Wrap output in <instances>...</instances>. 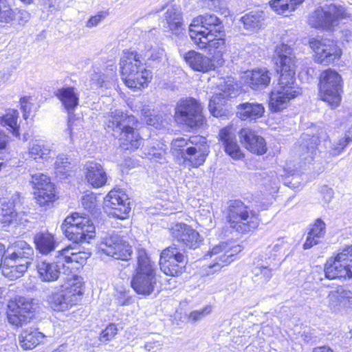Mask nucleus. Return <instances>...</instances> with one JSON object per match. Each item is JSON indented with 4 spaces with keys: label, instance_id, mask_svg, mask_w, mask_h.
Wrapping results in <instances>:
<instances>
[{
    "label": "nucleus",
    "instance_id": "obj_1",
    "mask_svg": "<svg viewBox=\"0 0 352 352\" xmlns=\"http://www.w3.org/2000/svg\"><path fill=\"white\" fill-rule=\"evenodd\" d=\"M294 58L292 49L287 45L282 43L276 47L274 61L280 76L270 98L269 107L273 112L281 111L291 99L301 94L294 80Z\"/></svg>",
    "mask_w": 352,
    "mask_h": 352
},
{
    "label": "nucleus",
    "instance_id": "obj_2",
    "mask_svg": "<svg viewBox=\"0 0 352 352\" xmlns=\"http://www.w3.org/2000/svg\"><path fill=\"white\" fill-rule=\"evenodd\" d=\"M143 60L144 58L135 51L126 50L120 58L121 75L129 88L140 89L146 87L151 80V72L146 69Z\"/></svg>",
    "mask_w": 352,
    "mask_h": 352
},
{
    "label": "nucleus",
    "instance_id": "obj_3",
    "mask_svg": "<svg viewBox=\"0 0 352 352\" xmlns=\"http://www.w3.org/2000/svg\"><path fill=\"white\" fill-rule=\"evenodd\" d=\"M226 221L231 229L240 234L254 230L260 223L258 214L240 200H232L228 203Z\"/></svg>",
    "mask_w": 352,
    "mask_h": 352
},
{
    "label": "nucleus",
    "instance_id": "obj_4",
    "mask_svg": "<svg viewBox=\"0 0 352 352\" xmlns=\"http://www.w3.org/2000/svg\"><path fill=\"white\" fill-rule=\"evenodd\" d=\"M137 259L138 263L131 280V287L137 294L148 296L154 291L157 284L155 263L151 261L143 248L138 249Z\"/></svg>",
    "mask_w": 352,
    "mask_h": 352
},
{
    "label": "nucleus",
    "instance_id": "obj_5",
    "mask_svg": "<svg viewBox=\"0 0 352 352\" xmlns=\"http://www.w3.org/2000/svg\"><path fill=\"white\" fill-rule=\"evenodd\" d=\"M83 287L82 278L75 277L48 296L49 305L56 311H65L70 309L80 300L84 292Z\"/></svg>",
    "mask_w": 352,
    "mask_h": 352
},
{
    "label": "nucleus",
    "instance_id": "obj_6",
    "mask_svg": "<svg viewBox=\"0 0 352 352\" xmlns=\"http://www.w3.org/2000/svg\"><path fill=\"white\" fill-rule=\"evenodd\" d=\"M65 236L74 243H82L95 236V226L91 220L85 214L74 212L65 218L61 225Z\"/></svg>",
    "mask_w": 352,
    "mask_h": 352
},
{
    "label": "nucleus",
    "instance_id": "obj_7",
    "mask_svg": "<svg viewBox=\"0 0 352 352\" xmlns=\"http://www.w3.org/2000/svg\"><path fill=\"white\" fill-rule=\"evenodd\" d=\"M203 106L201 103L192 98L180 100L175 107V121L190 129H198L206 124V119L203 116Z\"/></svg>",
    "mask_w": 352,
    "mask_h": 352
},
{
    "label": "nucleus",
    "instance_id": "obj_8",
    "mask_svg": "<svg viewBox=\"0 0 352 352\" xmlns=\"http://www.w3.org/2000/svg\"><path fill=\"white\" fill-rule=\"evenodd\" d=\"M190 38L200 49L208 50L216 65H223L225 40L221 37V34L214 33L213 30L200 32L196 30L190 32Z\"/></svg>",
    "mask_w": 352,
    "mask_h": 352
},
{
    "label": "nucleus",
    "instance_id": "obj_9",
    "mask_svg": "<svg viewBox=\"0 0 352 352\" xmlns=\"http://www.w3.org/2000/svg\"><path fill=\"white\" fill-rule=\"evenodd\" d=\"M320 97L332 108L338 107L341 101L342 80L334 70L323 71L319 78Z\"/></svg>",
    "mask_w": 352,
    "mask_h": 352
},
{
    "label": "nucleus",
    "instance_id": "obj_10",
    "mask_svg": "<svg viewBox=\"0 0 352 352\" xmlns=\"http://www.w3.org/2000/svg\"><path fill=\"white\" fill-rule=\"evenodd\" d=\"M346 16V10L342 6L324 4L309 15L308 22L313 28L330 30L338 25L339 21Z\"/></svg>",
    "mask_w": 352,
    "mask_h": 352
},
{
    "label": "nucleus",
    "instance_id": "obj_11",
    "mask_svg": "<svg viewBox=\"0 0 352 352\" xmlns=\"http://www.w3.org/2000/svg\"><path fill=\"white\" fill-rule=\"evenodd\" d=\"M100 250L116 259L129 260L132 254L131 246L114 232L104 234L100 237Z\"/></svg>",
    "mask_w": 352,
    "mask_h": 352
},
{
    "label": "nucleus",
    "instance_id": "obj_12",
    "mask_svg": "<svg viewBox=\"0 0 352 352\" xmlns=\"http://www.w3.org/2000/svg\"><path fill=\"white\" fill-rule=\"evenodd\" d=\"M241 251V246L233 243H221L214 246L206 256L212 259L208 265L209 269L207 274H210L221 270L233 261V256Z\"/></svg>",
    "mask_w": 352,
    "mask_h": 352
},
{
    "label": "nucleus",
    "instance_id": "obj_13",
    "mask_svg": "<svg viewBox=\"0 0 352 352\" xmlns=\"http://www.w3.org/2000/svg\"><path fill=\"white\" fill-rule=\"evenodd\" d=\"M186 263V257L176 248L168 247L160 254V269L168 276H177L180 275L183 272Z\"/></svg>",
    "mask_w": 352,
    "mask_h": 352
},
{
    "label": "nucleus",
    "instance_id": "obj_14",
    "mask_svg": "<svg viewBox=\"0 0 352 352\" xmlns=\"http://www.w3.org/2000/svg\"><path fill=\"white\" fill-rule=\"evenodd\" d=\"M309 45L315 53L316 61L323 65H329L341 56L340 47L333 41L327 38H312Z\"/></svg>",
    "mask_w": 352,
    "mask_h": 352
},
{
    "label": "nucleus",
    "instance_id": "obj_15",
    "mask_svg": "<svg viewBox=\"0 0 352 352\" xmlns=\"http://www.w3.org/2000/svg\"><path fill=\"white\" fill-rule=\"evenodd\" d=\"M30 183L34 188L35 199L40 206H45L55 200L54 184L47 175L41 173L32 174Z\"/></svg>",
    "mask_w": 352,
    "mask_h": 352
},
{
    "label": "nucleus",
    "instance_id": "obj_16",
    "mask_svg": "<svg viewBox=\"0 0 352 352\" xmlns=\"http://www.w3.org/2000/svg\"><path fill=\"white\" fill-rule=\"evenodd\" d=\"M8 318L10 324L15 326L22 325L30 319V312L34 309L32 301L24 297H19L8 305Z\"/></svg>",
    "mask_w": 352,
    "mask_h": 352
},
{
    "label": "nucleus",
    "instance_id": "obj_17",
    "mask_svg": "<svg viewBox=\"0 0 352 352\" xmlns=\"http://www.w3.org/2000/svg\"><path fill=\"white\" fill-rule=\"evenodd\" d=\"M54 95L61 102L63 106L67 110L69 114L68 129L71 138L74 133V122L72 118L76 107L79 104V92L74 87H63L58 89Z\"/></svg>",
    "mask_w": 352,
    "mask_h": 352
},
{
    "label": "nucleus",
    "instance_id": "obj_18",
    "mask_svg": "<svg viewBox=\"0 0 352 352\" xmlns=\"http://www.w3.org/2000/svg\"><path fill=\"white\" fill-rule=\"evenodd\" d=\"M219 93L215 94L210 100L208 108L211 114L214 117H226L228 110L225 107L226 100L234 95V89L231 84L223 82L219 85Z\"/></svg>",
    "mask_w": 352,
    "mask_h": 352
},
{
    "label": "nucleus",
    "instance_id": "obj_19",
    "mask_svg": "<svg viewBox=\"0 0 352 352\" xmlns=\"http://www.w3.org/2000/svg\"><path fill=\"white\" fill-rule=\"evenodd\" d=\"M173 238L190 249L198 248L202 242V238L199 232L191 226L178 223L170 228Z\"/></svg>",
    "mask_w": 352,
    "mask_h": 352
},
{
    "label": "nucleus",
    "instance_id": "obj_20",
    "mask_svg": "<svg viewBox=\"0 0 352 352\" xmlns=\"http://www.w3.org/2000/svg\"><path fill=\"white\" fill-rule=\"evenodd\" d=\"M34 255L33 248L24 241H19L6 250V256L4 257V264H11L13 258L23 257L25 263L20 265L19 270L21 272H25L28 266L32 263Z\"/></svg>",
    "mask_w": 352,
    "mask_h": 352
},
{
    "label": "nucleus",
    "instance_id": "obj_21",
    "mask_svg": "<svg viewBox=\"0 0 352 352\" xmlns=\"http://www.w3.org/2000/svg\"><path fill=\"white\" fill-rule=\"evenodd\" d=\"M105 204L111 210L110 214L120 219H125L131 210L127 195L120 190H111L105 198Z\"/></svg>",
    "mask_w": 352,
    "mask_h": 352
},
{
    "label": "nucleus",
    "instance_id": "obj_22",
    "mask_svg": "<svg viewBox=\"0 0 352 352\" xmlns=\"http://www.w3.org/2000/svg\"><path fill=\"white\" fill-rule=\"evenodd\" d=\"M328 307L334 312L352 308V292L342 287L331 291L325 299Z\"/></svg>",
    "mask_w": 352,
    "mask_h": 352
},
{
    "label": "nucleus",
    "instance_id": "obj_23",
    "mask_svg": "<svg viewBox=\"0 0 352 352\" xmlns=\"http://www.w3.org/2000/svg\"><path fill=\"white\" fill-rule=\"evenodd\" d=\"M199 139L202 141L195 140V144L187 146L182 155L184 161L189 163L193 168H198L202 165L205 162L208 153L204 140L201 138H199Z\"/></svg>",
    "mask_w": 352,
    "mask_h": 352
},
{
    "label": "nucleus",
    "instance_id": "obj_24",
    "mask_svg": "<svg viewBox=\"0 0 352 352\" xmlns=\"http://www.w3.org/2000/svg\"><path fill=\"white\" fill-rule=\"evenodd\" d=\"M221 20L215 15L210 14H206L200 15L194 19L189 27V36H190V32L196 30L204 32L205 30H213V32L221 34L223 30V27L221 25Z\"/></svg>",
    "mask_w": 352,
    "mask_h": 352
},
{
    "label": "nucleus",
    "instance_id": "obj_25",
    "mask_svg": "<svg viewBox=\"0 0 352 352\" xmlns=\"http://www.w3.org/2000/svg\"><path fill=\"white\" fill-rule=\"evenodd\" d=\"M241 143L250 152L257 155H263L267 151L265 140L255 134L250 129H242L239 132Z\"/></svg>",
    "mask_w": 352,
    "mask_h": 352
},
{
    "label": "nucleus",
    "instance_id": "obj_26",
    "mask_svg": "<svg viewBox=\"0 0 352 352\" xmlns=\"http://www.w3.org/2000/svg\"><path fill=\"white\" fill-rule=\"evenodd\" d=\"M64 267L65 263L58 261V254L54 261H40L36 265L38 276L44 282H52L58 280L60 274V270Z\"/></svg>",
    "mask_w": 352,
    "mask_h": 352
},
{
    "label": "nucleus",
    "instance_id": "obj_27",
    "mask_svg": "<svg viewBox=\"0 0 352 352\" xmlns=\"http://www.w3.org/2000/svg\"><path fill=\"white\" fill-rule=\"evenodd\" d=\"M136 118L133 116H128L122 111L116 109L111 111L106 116L105 124L111 130L120 133L129 125H135Z\"/></svg>",
    "mask_w": 352,
    "mask_h": 352
},
{
    "label": "nucleus",
    "instance_id": "obj_28",
    "mask_svg": "<svg viewBox=\"0 0 352 352\" xmlns=\"http://www.w3.org/2000/svg\"><path fill=\"white\" fill-rule=\"evenodd\" d=\"M184 58L192 69L198 72H207L219 67L212 58L193 50L186 53Z\"/></svg>",
    "mask_w": 352,
    "mask_h": 352
},
{
    "label": "nucleus",
    "instance_id": "obj_29",
    "mask_svg": "<svg viewBox=\"0 0 352 352\" xmlns=\"http://www.w3.org/2000/svg\"><path fill=\"white\" fill-rule=\"evenodd\" d=\"M85 168L86 179L93 187L100 188L106 184L107 174L100 164L94 161L88 162Z\"/></svg>",
    "mask_w": 352,
    "mask_h": 352
},
{
    "label": "nucleus",
    "instance_id": "obj_30",
    "mask_svg": "<svg viewBox=\"0 0 352 352\" xmlns=\"http://www.w3.org/2000/svg\"><path fill=\"white\" fill-rule=\"evenodd\" d=\"M74 249L68 246L58 252V261L65 263V267L69 268L74 263L83 265L90 257L91 253L87 251L74 252Z\"/></svg>",
    "mask_w": 352,
    "mask_h": 352
},
{
    "label": "nucleus",
    "instance_id": "obj_31",
    "mask_svg": "<svg viewBox=\"0 0 352 352\" xmlns=\"http://www.w3.org/2000/svg\"><path fill=\"white\" fill-rule=\"evenodd\" d=\"M28 149L30 157L37 162L47 161L52 153V144L41 140L29 142Z\"/></svg>",
    "mask_w": 352,
    "mask_h": 352
},
{
    "label": "nucleus",
    "instance_id": "obj_32",
    "mask_svg": "<svg viewBox=\"0 0 352 352\" xmlns=\"http://www.w3.org/2000/svg\"><path fill=\"white\" fill-rule=\"evenodd\" d=\"M219 136L223 141L225 151L233 159L239 160L243 157V153L238 145L230 127L221 130Z\"/></svg>",
    "mask_w": 352,
    "mask_h": 352
},
{
    "label": "nucleus",
    "instance_id": "obj_33",
    "mask_svg": "<svg viewBox=\"0 0 352 352\" xmlns=\"http://www.w3.org/2000/svg\"><path fill=\"white\" fill-rule=\"evenodd\" d=\"M34 242L36 250L42 254H50L58 245L54 235L47 230L36 233L34 236Z\"/></svg>",
    "mask_w": 352,
    "mask_h": 352
},
{
    "label": "nucleus",
    "instance_id": "obj_34",
    "mask_svg": "<svg viewBox=\"0 0 352 352\" xmlns=\"http://www.w3.org/2000/svg\"><path fill=\"white\" fill-rule=\"evenodd\" d=\"M324 272L326 277L329 279L352 278V265L350 268L349 265L342 264L334 258H331L325 265Z\"/></svg>",
    "mask_w": 352,
    "mask_h": 352
},
{
    "label": "nucleus",
    "instance_id": "obj_35",
    "mask_svg": "<svg viewBox=\"0 0 352 352\" xmlns=\"http://www.w3.org/2000/svg\"><path fill=\"white\" fill-rule=\"evenodd\" d=\"M44 338L45 336L37 329L28 328L21 332L19 336V342L22 349L31 350L38 345Z\"/></svg>",
    "mask_w": 352,
    "mask_h": 352
},
{
    "label": "nucleus",
    "instance_id": "obj_36",
    "mask_svg": "<svg viewBox=\"0 0 352 352\" xmlns=\"http://www.w3.org/2000/svg\"><path fill=\"white\" fill-rule=\"evenodd\" d=\"M269 72L263 69H254L246 74L245 82L253 89L265 88L270 82Z\"/></svg>",
    "mask_w": 352,
    "mask_h": 352
},
{
    "label": "nucleus",
    "instance_id": "obj_37",
    "mask_svg": "<svg viewBox=\"0 0 352 352\" xmlns=\"http://www.w3.org/2000/svg\"><path fill=\"white\" fill-rule=\"evenodd\" d=\"M134 126L129 125L120 132V145L123 149L135 150L141 144V138L135 131Z\"/></svg>",
    "mask_w": 352,
    "mask_h": 352
},
{
    "label": "nucleus",
    "instance_id": "obj_38",
    "mask_svg": "<svg viewBox=\"0 0 352 352\" xmlns=\"http://www.w3.org/2000/svg\"><path fill=\"white\" fill-rule=\"evenodd\" d=\"M265 108L261 104L245 102L237 107V116L243 120H256L263 116Z\"/></svg>",
    "mask_w": 352,
    "mask_h": 352
},
{
    "label": "nucleus",
    "instance_id": "obj_39",
    "mask_svg": "<svg viewBox=\"0 0 352 352\" xmlns=\"http://www.w3.org/2000/svg\"><path fill=\"white\" fill-rule=\"evenodd\" d=\"M273 268L268 261L255 263L252 270V280L254 283L263 285L270 281L272 277Z\"/></svg>",
    "mask_w": 352,
    "mask_h": 352
},
{
    "label": "nucleus",
    "instance_id": "obj_40",
    "mask_svg": "<svg viewBox=\"0 0 352 352\" xmlns=\"http://www.w3.org/2000/svg\"><path fill=\"white\" fill-rule=\"evenodd\" d=\"M265 19L263 12L251 11L241 18L243 28L250 32H256L261 29Z\"/></svg>",
    "mask_w": 352,
    "mask_h": 352
},
{
    "label": "nucleus",
    "instance_id": "obj_41",
    "mask_svg": "<svg viewBox=\"0 0 352 352\" xmlns=\"http://www.w3.org/2000/svg\"><path fill=\"white\" fill-rule=\"evenodd\" d=\"M165 20L169 30L173 34H179L184 29L182 12L178 8H168L165 13Z\"/></svg>",
    "mask_w": 352,
    "mask_h": 352
},
{
    "label": "nucleus",
    "instance_id": "obj_42",
    "mask_svg": "<svg viewBox=\"0 0 352 352\" xmlns=\"http://www.w3.org/2000/svg\"><path fill=\"white\" fill-rule=\"evenodd\" d=\"M304 0H271L270 4L277 14L288 16Z\"/></svg>",
    "mask_w": 352,
    "mask_h": 352
},
{
    "label": "nucleus",
    "instance_id": "obj_43",
    "mask_svg": "<svg viewBox=\"0 0 352 352\" xmlns=\"http://www.w3.org/2000/svg\"><path fill=\"white\" fill-rule=\"evenodd\" d=\"M19 112L14 109H10L4 116L0 118V124L6 126L14 136H19V126L17 124Z\"/></svg>",
    "mask_w": 352,
    "mask_h": 352
},
{
    "label": "nucleus",
    "instance_id": "obj_44",
    "mask_svg": "<svg viewBox=\"0 0 352 352\" xmlns=\"http://www.w3.org/2000/svg\"><path fill=\"white\" fill-rule=\"evenodd\" d=\"M23 258V257L13 258L11 264L8 263L7 264L3 263V274L9 276L10 278H17L22 276L25 272H21L19 267L21 266L20 265L25 262Z\"/></svg>",
    "mask_w": 352,
    "mask_h": 352
},
{
    "label": "nucleus",
    "instance_id": "obj_45",
    "mask_svg": "<svg viewBox=\"0 0 352 352\" xmlns=\"http://www.w3.org/2000/svg\"><path fill=\"white\" fill-rule=\"evenodd\" d=\"M166 153V146L161 142H156L150 147L145 148V155L151 160H158L164 158Z\"/></svg>",
    "mask_w": 352,
    "mask_h": 352
},
{
    "label": "nucleus",
    "instance_id": "obj_46",
    "mask_svg": "<svg viewBox=\"0 0 352 352\" xmlns=\"http://www.w3.org/2000/svg\"><path fill=\"white\" fill-rule=\"evenodd\" d=\"M198 139L197 137L192 138L189 140L184 138L175 139L171 142V149L173 152L180 154L182 157L183 152H185L187 146H191L195 144V140Z\"/></svg>",
    "mask_w": 352,
    "mask_h": 352
},
{
    "label": "nucleus",
    "instance_id": "obj_47",
    "mask_svg": "<svg viewBox=\"0 0 352 352\" xmlns=\"http://www.w3.org/2000/svg\"><path fill=\"white\" fill-rule=\"evenodd\" d=\"M2 205L3 207L0 208V222L10 223L15 217L14 203L9 201L6 206L5 201H3Z\"/></svg>",
    "mask_w": 352,
    "mask_h": 352
},
{
    "label": "nucleus",
    "instance_id": "obj_48",
    "mask_svg": "<svg viewBox=\"0 0 352 352\" xmlns=\"http://www.w3.org/2000/svg\"><path fill=\"white\" fill-rule=\"evenodd\" d=\"M352 141V135L346 134L344 137L338 140V142H334L329 149V153L332 156H337L340 155L346 145Z\"/></svg>",
    "mask_w": 352,
    "mask_h": 352
},
{
    "label": "nucleus",
    "instance_id": "obj_49",
    "mask_svg": "<svg viewBox=\"0 0 352 352\" xmlns=\"http://www.w3.org/2000/svg\"><path fill=\"white\" fill-rule=\"evenodd\" d=\"M15 15L8 2L0 6V23H9L14 20Z\"/></svg>",
    "mask_w": 352,
    "mask_h": 352
},
{
    "label": "nucleus",
    "instance_id": "obj_50",
    "mask_svg": "<svg viewBox=\"0 0 352 352\" xmlns=\"http://www.w3.org/2000/svg\"><path fill=\"white\" fill-rule=\"evenodd\" d=\"M335 260L342 264L349 265L351 268L352 265V245L346 247L334 258Z\"/></svg>",
    "mask_w": 352,
    "mask_h": 352
},
{
    "label": "nucleus",
    "instance_id": "obj_51",
    "mask_svg": "<svg viewBox=\"0 0 352 352\" xmlns=\"http://www.w3.org/2000/svg\"><path fill=\"white\" fill-rule=\"evenodd\" d=\"M81 204L86 210L93 212L97 206L96 196L92 192L85 194L81 199Z\"/></svg>",
    "mask_w": 352,
    "mask_h": 352
},
{
    "label": "nucleus",
    "instance_id": "obj_52",
    "mask_svg": "<svg viewBox=\"0 0 352 352\" xmlns=\"http://www.w3.org/2000/svg\"><path fill=\"white\" fill-rule=\"evenodd\" d=\"M141 111L146 124L157 127L160 118L158 116L155 115L154 111L151 109L148 106L144 107Z\"/></svg>",
    "mask_w": 352,
    "mask_h": 352
},
{
    "label": "nucleus",
    "instance_id": "obj_53",
    "mask_svg": "<svg viewBox=\"0 0 352 352\" xmlns=\"http://www.w3.org/2000/svg\"><path fill=\"white\" fill-rule=\"evenodd\" d=\"M326 232V224L320 219H318L313 224L309 232L311 235L316 236L318 239H320L324 236Z\"/></svg>",
    "mask_w": 352,
    "mask_h": 352
},
{
    "label": "nucleus",
    "instance_id": "obj_54",
    "mask_svg": "<svg viewBox=\"0 0 352 352\" xmlns=\"http://www.w3.org/2000/svg\"><path fill=\"white\" fill-rule=\"evenodd\" d=\"M70 163L68 158L64 155H59L55 162V168L57 173L60 174H66L69 168Z\"/></svg>",
    "mask_w": 352,
    "mask_h": 352
},
{
    "label": "nucleus",
    "instance_id": "obj_55",
    "mask_svg": "<svg viewBox=\"0 0 352 352\" xmlns=\"http://www.w3.org/2000/svg\"><path fill=\"white\" fill-rule=\"evenodd\" d=\"M91 87L93 89L107 87V81L106 80V76L100 72H95L91 74Z\"/></svg>",
    "mask_w": 352,
    "mask_h": 352
},
{
    "label": "nucleus",
    "instance_id": "obj_56",
    "mask_svg": "<svg viewBox=\"0 0 352 352\" xmlns=\"http://www.w3.org/2000/svg\"><path fill=\"white\" fill-rule=\"evenodd\" d=\"M164 50L159 46L151 47L146 50L144 57L147 59L157 60L162 58L164 56Z\"/></svg>",
    "mask_w": 352,
    "mask_h": 352
},
{
    "label": "nucleus",
    "instance_id": "obj_57",
    "mask_svg": "<svg viewBox=\"0 0 352 352\" xmlns=\"http://www.w3.org/2000/svg\"><path fill=\"white\" fill-rule=\"evenodd\" d=\"M117 334V328L115 324H111L108 325L104 330H103L100 336V340L103 342H107L112 340Z\"/></svg>",
    "mask_w": 352,
    "mask_h": 352
},
{
    "label": "nucleus",
    "instance_id": "obj_58",
    "mask_svg": "<svg viewBox=\"0 0 352 352\" xmlns=\"http://www.w3.org/2000/svg\"><path fill=\"white\" fill-rule=\"evenodd\" d=\"M107 16V12L101 11L98 12L96 15L92 16L86 22V27L91 28L97 26L102 20H104Z\"/></svg>",
    "mask_w": 352,
    "mask_h": 352
},
{
    "label": "nucleus",
    "instance_id": "obj_59",
    "mask_svg": "<svg viewBox=\"0 0 352 352\" xmlns=\"http://www.w3.org/2000/svg\"><path fill=\"white\" fill-rule=\"evenodd\" d=\"M211 311V307L208 306L201 310L192 311L188 316V318L193 322H197L202 319L204 316L209 314Z\"/></svg>",
    "mask_w": 352,
    "mask_h": 352
},
{
    "label": "nucleus",
    "instance_id": "obj_60",
    "mask_svg": "<svg viewBox=\"0 0 352 352\" xmlns=\"http://www.w3.org/2000/svg\"><path fill=\"white\" fill-rule=\"evenodd\" d=\"M326 138H327L326 134L322 133L320 135V139L325 140ZM311 140L312 141L311 144L310 146H307L308 152L311 153V155H309L310 160H308L309 162V161H311L314 159V156H313L314 153L316 151V145L318 144V142L320 141L319 138L315 137V136H312Z\"/></svg>",
    "mask_w": 352,
    "mask_h": 352
},
{
    "label": "nucleus",
    "instance_id": "obj_61",
    "mask_svg": "<svg viewBox=\"0 0 352 352\" xmlns=\"http://www.w3.org/2000/svg\"><path fill=\"white\" fill-rule=\"evenodd\" d=\"M319 239H318L316 236H314L313 235H311L310 232H308V235L307 236L306 241L305 243L303 244V248L305 250L309 249L312 248L313 246L317 245L319 242Z\"/></svg>",
    "mask_w": 352,
    "mask_h": 352
},
{
    "label": "nucleus",
    "instance_id": "obj_62",
    "mask_svg": "<svg viewBox=\"0 0 352 352\" xmlns=\"http://www.w3.org/2000/svg\"><path fill=\"white\" fill-rule=\"evenodd\" d=\"M163 344L160 341H151L147 342L144 347L148 351L155 352L154 349L160 350L162 349Z\"/></svg>",
    "mask_w": 352,
    "mask_h": 352
},
{
    "label": "nucleus",
    "instance_id": "obj_63",
    "mask_svg": "<svg viewBox=\"0 0 352 352\" xmlns=\"http://www.w3.org/2000/svg\"><path fill=\"white\" fill-rule=\"evenodd\" d=\"M322 192L323 194V198L326 202H329L333 197V190L327 186H324L322 188Z\"/></svg>",
    "mask_w": 352,
    "mask_h": 352
},
{
    "label": "nucleus",
    "instance_id": "obj_64",
    "mask_svg": "<svg viewBox=\"0 0 352 352\" xmlns=\"http://www.w3.org/2000/svg\"><path fill=\"white\" fill-rule=\"evenodd\" d=\"M29 100H30L29 97H23L20 100L21 109L24 112L23 116H24L25 119L27 118V112H28L30 109V107L29 106V103H30Z\"/></svg>",
    "mask_w": 352,
    "mask_h": 352
}]
</instances>
